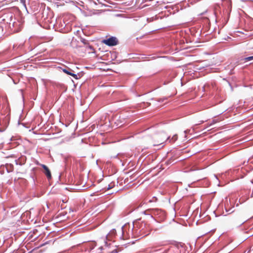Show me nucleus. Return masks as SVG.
I'll use <instances>...</instances> for the list:
<instances>
[{"label":"nucleus","mask_w":253,"mask_h":253,"mask_svg":"<svg viewBox=\"0 0 253 253\" xmlns=\"http://www.w3.org/2000/svg\"><path fill=\"white\" fill-rule=\"evenodd\" d=\"M41 166L44 169V170H46V169H48L47 167L46 166L42 164Z\"/></svg>","instance_id":"11"},{"label":"nucleus","mask_w":253,"mask_h":253,"mask_svg":"<svg viewBox=\"0 0 253 253\" xmlns=\"http://www.w3.org/2000/svg\"><path fill=\"white\" fill-rule=\"evenodd\" d=\"M20 2L26 6V0H20Z\"/></svg>","instance_id":"12"},{"label":"nucleus","mask_w":253,"mask_h":253,"mask_svg":"<svg viewBox=\"0 0 253 253\" xmlns=\"http://www.w3.org/2000/svg\"><path fill=\"white\" fill-rule=\"evenodd\" d=\"M62 213H60L59 214V215H61ZM64 215V214H63V215Z\"/></svg>","instance_id":"18"},{"label":"nucleus","mask_w":253,"mask_h":253,"mask_svg":"<svg viewBox=\"0 0 253 253\" xmlns=\"http://www.w3.org/2000/svg\"><path fill=\"white\" fill-rule=\"evenodd\" d=\"M176 137H174V141H175V140H176Z\"/></svg>","instance_id":"20"},{"label":"nucleus","mask_w":253,"mask_h":253,"mask_svg":"<svg viewBox=\"0 0 253 253\" xmlns=\"http://www.w3.org/2000/svg\"><path fill=\"white\" fill-rule=\"evenodd\" d=\"M62 71L68 75H71L73 71L70 68H64L62 69Z\"/></svg>","instance_id":"5"},{"label":"nucleus","mask_w":253,"mask_h":253,"mask_svg":"<svg viewBox=\"0 0 253 253\" xmlns=\"http://www.w3.org/2000/svg\"><path fill=\"white\" fill-rule=\"evenodd\" d=\"M111 187L110 186V185H109V186H108V189H111Z\"/></svg>","instance_id":"16"},{"label":"nucleus","mask_w":253,"mask_h":253,"mask_svg":"<svg viewBox=\"0 0 253 253\" xmlns=\"http://www.w3.org/2000/svg\"><path fill=\"white\" fill-rule=\"evenodd\" d=\"M99 249H100L101 250H103V247L101 246V247H100L99 248Z\"/></svg>","instance_id":"17"},{"label":"nucleus","mask_w":253,"mask_h":253,"mask_svg":"<svg viewBox=\"0 0 253 253\" xmlns=\"http://www.w3.org/2000/svg\"><path fill=\"white\" fill-rule=\"evenodd\" d=\"M81 41L82 42H83L85 44L86 43V40L84 39H81Z\"/></svg>","instance_id":"14"},{"label":"nucleus","mask_w":253,"mask_h":253,"mask_svg":"<svg viewBox=\"0 0 253 253\" xmlns=\"http://www.w3.org/2000/svg\"><path fill=\"white\" fill-rule=\"evenodd\" d=\"M73 212V210L72 209H70V212Z\"/></svg>","instance_id":"15"},{"label":"nucleus","mask_w":253,"mask_h":253,"mask_svg":"<svg viewBox=\"0 0 253 253\" xmlns=\"http://www.w3.org/2000/svg\"><path fill=\"white\" fill-rule=\"evenodd\" d=\"M103 42L108 46H114L117 44L118 40L116 37H111L106 40H104Z\"/></svg>","instance_id":"2"},{"label":"nucleus","mask_w":253,"mask_h":253,"mask_svg":"<svg viewBox=\"0 0 253 253\" xmlns=\"http://www.w3.org/2000/svg\"><path fill=\"white\" fill-rule=\"evenodd\" d=\"M59 26L61 30L66 27V24H65V23L64 22V19L63 20V22H62L61 21L60 22V23L59 24Z\"/></svg>","instance_id":"7"},{"label":"nucleus","mask_w":253,"mask_h":253,"mask_svg":"<svg viewBox=\"0 0 253 253\" xmlns=\"http://www.w3.org/2000/svg\"><path fill=\"white\" fill-rule=\"evenodd\" d=\"M253 60V56H249V57H241L239 58L238 63H239V64H242L243 61H245L244 62H245L247 61H250Z\"/></svg>","instance_id":"4"},{"label":"nucleus","mask_w":253,"mask_h":253,"mask_svg":"<svg viewBox=\"0 0 253 253\" xmlns=\"http://www.w3.org/2000/svg\"><path fill=\"white\" fill-rule=\"evenodd\" d=\"M19 23L16 22H14L12 23V26L13 27H16L17 26H19Z\"/></svg>","instance_id":"9"},{"label":"nucleus","mask_w":253,"mask_h":253,"mask_svg":"<svg viewBox=\"0 0 253 253\" xmlns=\"http://www.w3.org/2000/svg\"><path fill=\"white\" fill-rule=\"evenodd\" d=\"M58 23H59V20H58V21H57V24H58Z\"/></svg>","instance_id":"21"},{"label":"nucleus","mask_w":253,"mask_h":253,"mask_svg":"<svg viewBox=\"0 0 253 253\" xmlns=\"http://www.w3.org/2000/svg\"><path fill=\"white\" fill-rule=\"evenodd\" d=\"M127 225H124V226H123L122 227V232L124 233V230L125 229Z\"/></svg>","instance_id":"13"},{"label":"nucleus","mask_w":253,"mask_h":253,"mask_svg":"<svg viewBox=\"0 0 253 253\" xmlns=\"http://www.w3.org/2000/svg\"><path fill=\"white\" fill-rule=\"evenodd\" d=\"M71 76H72L74 79H75L76 80H77L80 78V76L79 74H74V73H72Z\"/></svg>","instance_id":"8"},{"label":"nucleus","mask_w":253,"mask_h":253,"mask_svg":"<svg viewBox=\"0 0 253 253\" xmlns=\"http://www.w3.org/2000/svg\"><path fill=\"white\" fill-rule=\"evenodd\" d=\"M14 31H18V29H15V30H14Z\"/></svg>","instance_id":"19"},{"label":"nucleus","mask_w":253,"mask_h":253,"mask_svg":"<svg viewBox=\"0 0 253 253\" xmlns=\"http://www.w3.org/2000/svg\"><path fill=\"white\" fill-rule=\"evenodd\" d=\"M116 233L115 229H112L110 232L106 235V240L104 241L105 245L106 246L108 247L110 244H108L107 240L111 241L112 240V237L115 236Z\"/></svg>","instance_id":"3"},{"label":"nucleus","mask_w":253,"mask_h":253,"mask_svg":"<svg viewBox=\"0 0 253 253\" xmlns=\"http://www.w3.org/2000/svg\"><path fill=\"white\" fill-rule=\"evenodd\" d=\"M44 174L46 175L48 179L51 178V175L49 169H46V170H44Z\"/></svg>","instance_id":"6"},{"label":"nucleus","mask_w":253,"mask_h":253,"mask_svg":"<svg viewBox=\"0 0 253 253\" xmlns=\"http://www.w3.org/2000/svg\"><path fill=\"white\" fill-rule=\"evenodd\" d=\"M132 231L136 234L144 237L150 234L151 228L149 225L139 220L133 222Z\"/></svg>","instance_id":"1"},{"label":"nucleus","mask_w":253,"mask_h":253,"mask_svg":"<svg viewBox=\"0 0 253 253\" xmlns=\"http://www.w3.org/2000/svg\"><path fill=\"white\" fill-rule=\"evenodd\" d=\"M41 166L44 169V170H46V169H48L47 167L46 166L42 164Z\"/></svg>","instance_id":"10"}]
</instances>
